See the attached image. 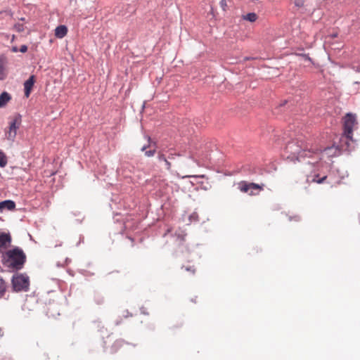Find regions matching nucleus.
<instances>
[{
    "label": "nucleus",
    "mask_w": 360,
    "mask_h": 360,
    "mask_svg": "<svg viewBox=\"0 0 360 360\" xmlns=\"http://www.w3.org/2000/svg\"><path fill=\"white\" fill-rule=\"evenodd\" d=\"M283 155L292 162H300L306 158H313L316 155L317 159H320L318 153L309 149L308 144L302 137L289 141L284 148Z\"/></svg>",
    "instance_id": "1"
},
{
    "label": "nucleus",
    "mask_w": 360,
    "mask_h": 360,
    "mask_svg": "<svg viewBox=\"0 0 360 360\" xmlns=\"http://www.w3.org/2000/svg\"><path fill=\"white\" fill-rule=\"evenodd\" d=\"M26 259L23 250L19 247H15L2 253L1 263L11 271H18L24 267Z\"/></svg>",
    "instance_id": "2"
},
{
    "label": "nucleus",
    "mask_w": 360,
    "mask_h": 360,
    "mask_svg": "<svg viewBox=\"0 0 360 360\" xmlns=\"http://www.w3.org/2000/svg\"><path fill=\"white\" fill-rule=\"evenodd\" d=\"M358 127L356 115L352 112L346 113L342 118L341 141L345 143L346 149L354 147L356 140L354 137V131Z\"/></svg>",
    "instance_id": "3"
},
{
    "label": "nucleus",
    "mask_w": 360,
    "mask_h": 360,
    "mask_svg": "<svg viewBox=\"0 0 360 360\" xmlns=\"http://www.w3.org/2000/svg\"><path fill=\"white\" fill-rule=\"evenodd\" d=\"M30 284V278L26 274L16 273L11 278V287L14 292H28Z\"/></svg>",
    "instance_id": "4"
},
{
    "label": "nucleus",
    "mask_w": 360,
    "mask_h": 360,
    "mask_svg": "<svg viewBox=\"0 0 360 360\" xmlns=\"http://www.w3.org/2000/svg\"><path fill=\"white\" fill-rule=\"evenodd\" d=\"M316 165L310 174L307 176L308 183L322 184L327 179V174L324 171L326 167L322 162H316Z\"/></svg>",
    "instance_id": "5"
},
{
    "label": "nucleus",
    "mask_w": 360,
    "mask_h": 360,
    "mask_svg": "<svg viewBox=\"0 0 360 360\" xmlns=\"http://www.w3.org/2000/svg\"><path fill=\"white\" fill-rule=\"evenodd\" d=\"M8 131H6V136L8 140L13 141L17 135V130L22 123V116L19 113L15 114L10 118Z\"/></svg>",
    "instance_id": "6"
},
{
    "label": "nucleus",
    "mask_w": 360,
    "mask_h": 360,
    "mask_svg": "<svg viewBox=\"0 0 360 360\" xmlns=\"http://www.w3.org/2000/svg\"><path fill=\"white\" fill-rule=\"evenodd\" d=\"M264 185H259L255 183H249L245 181H240L238 184V188L241 192L248 193L250 195L258 194L261 191L263 190Z\"/></svg>",
    "instance_id": "7"
},
{
    "label": "nucleus",
    "mask_w": 360,
    "mask_h": 360,
    "mask_svg": "<svg viewBox=\"0 0 360 360\" xmlns=\"http://www.w3.org/2000/svg\"><path fill=\"white\" fill-rule=\"evenodd\" d=\"M211 149L207 145H200L198 149L195 151H191V156L193 158H200L202 160L208 159Z\"/></svg>",
    "instance_id": "8"
},
{
    "label": "nucleus",
    "mask_w": 360,
    "mask_h": 360,
    "mask_svg": "<svg viewBox=\"0 0 360 360\" xmlns=\"http://www.w3.org/2000/svg\"><path fill=\"white\" fill-rule=\"evenodd\" d=\"M8 58L5 54L0 55V81L5 80L8 75Z\"/></svg>",
    "instance_id": "9"
},
{
    "label": "nucleus",
    "mask_w": 360,
    "mask_h": 360,
    "mask_svg": "<svg viewBox=\"0 0 360 360\" xmlns=\"http://www.w3.org/2000/svg\"><path fill=\"white\" fill-rule=\"evenodd\" d=\"M11 243V236L10 233L4 232L0 233V252L3 253V250H5Z\"/></svg>",
    "instance_id": "10"
},
{
    "label": "nucleus",
    "mask_w": 360,
    "mask_h": 360,
    "mask_svg": "<svg viewBox=\"0 0 360 360\" xmlns=\"http://www.w3.org/2000/svg\"><path fill=\"white\" fill-rule=\"evenodd\" d=\"M36 82L35 76L31 75L27 80L24 83V92L25 96L29 98L33 88V86Z\"/></svg>",
    "instance_id": "11"
},
{
    "label": "nucleus",
    "mask_w": 360,
    "mask_h": 360,
    "mask_svg": "<svg viewBox=\"0 0 360 360\" xmlns=\"http://www.w3.org/2000/svg\"><path fill=\"white\" fill-rule=\"evenodd\" d=\"M158 159L160 162H164L165 167L167 170L170 171L172 169V164L169 159L167 158L165 149H161L158 152Z\"/></svg>",
    "instance_id": "12"
},
{
    "label": "nucleus",
    "mask_w": 360,
    "mask_h": 360,
    "mask_svg": "<svg viewBox=\"0 0 360 360\" xmlns=\"http://www.w3.org/2000/svg\"><path fill=\"white\" fill-rule=\"evenodd\" d=\"M125 345H129V344L122 339L115 340L110 347V353H117L118 351L120 350L121 348H122Z\"/></svg>",
    "instance_id": "13"
},
{
    "label": "nucleus",
    "mask_w": 360,
    "mask_h": 360,
    "mask_svg": "<svg viewBox=\"0 0 360 360\" xmlns=\"http://www.w3.org/2000/svg\"><path fill=\"white\" fill-rule=\"evenodd\" d=\"M15 208V203L11 200H6L0 202V212L4 210H13Z\"/></svg>",
    "instance_id": "14"
},
{
    "label": "nucleus",
    "mask_w": 360,
    "mask_h": 360,
    "mask_svg": "<svg viewBox=\"0 0 360 360\" xmlns=\"http://www.w3.org/2000/svg\"><path fill=\"white\" fill-rule=\"evenodd\" d=\"M68 33V28L65 25H61L55 29V36L57 38L62 39L66 36Z\"/></svg>",
    "instance_id": "15"
},
{
    "label": "nucleus",
    "mask_w": 360,
    "mask_h": 360,
    "mask_svg": "<svg viewBox=\"0 0 360 360\" xmlns=\"http://www.w3.org/2000/svg\"><path fill=\"white\" fill-rule=\"evenodd\" d=\"M11 95L6 92L4 91L0 94V108H3L6 106V105L11 101Z\"/></svg>",
    "instance_id": "16"
},
{
    "label": "nucleus",
    "mask_w": 360,
    "mask_h": 360,
    "mask_svg": "<svg viewBox=\"0 0 360 360\" xmlns=\"http://www.w3.org/2000/svg\"><path fill=\"white\" fill-rule=\"evenodd\" d=\"M165 153L167 158L169 160H174L176 157L181 155L180 153H177L174 148H169L167 150L165 149Z\"/></svg>",
    "instance_id": "17"
},
{
    "label": "nucleus",
    "mask_w": 360,
    "mask_h": 360,
    "mask_svg": "<svg viewBox=\"0 0 360 360\" xmlns=\"http://www.w3.org/2000/svg\"><path fill=\"white\" fill-rule=\"evenodd\" d=\"M93 302L97 306H102L105 303V300L101 294L96 293L94 295Z\"/></svg>",
    "instance_id": "18"
},
{
    "label": "nucleus",
    "mask_w": 360,
    "mask_h": 360,
    "mask_svg": "<svg viewBox=\"0 0 360 360\" xmlns=\"http://www.w3.org/2000/svg\"><path fill=\"white\" fill-rule=\"evenodd\" d=\"M243 18L245 20L254 22L257 20V15L255 13H249L247 15H243Z\"/></svg>",
    "instance_id": "19"
},
{
    "label": "nucleus",
    "mask_w": 360,
    "mask_h": 360,
    "mask_svg": "<svg viewBox=\"0 0 360 360\" xmlns=\"http://www.w3.org/2000/svg\"><path fill=\"white\" fill-rule=\"evenodd\" d=\"M7 290V284L3 278H0V297L4 296Z\"/></svg>",
    "instance_id": "20"
},
{
    "label": "nucleus",
    "mask_w": 360,
    "mask_h": 360,
    "mask_svg": "<svg viewBox=\"0 0 360 360\" xmlns=\"http://www.w3.org/2000/svg\"><path fill=\"white\" fill-rule=\"evenodd\" d=\"M8 160L5 153L0 150V167H4L7 165Z\"/></svg>",
    "instance_id": "21"
},
{
    "label": "nucleus",
    "mask_w": 360,
    "mask_h": 360,
    "mask_svg": "<svg viewBox=\"0 0 360 360\" xmlns=\"http://www.w3.org/2000/svg\"><path fill=\"white\" fill-rule=\"evenodd\" d=\"M181 268L185 269L186 271L190 272L191 274H194L195 272V268L193 265L183 266Z\"/></svg>",
    "instance_id": "22"
},
{
    "label": "nucleus",
    "mask_w": 360,
    "mask_h": 360,
    "mask_svg": "<svg viewBox=\"0 0 360 360\" xmlns=\"http://www.w3.org/2000/svg\"><path fill=\"white\" fill-rule=\"evenodd\" d=\"M155 153H156L155 149L148 150H146L145 155L147 157H152V156H153L155 154Z\"/></svg>",
    "instance_id": "23"
},
{
    "label": "nucleus",
    "mask_w": 360,
    "mask_h": 360,
    "mask_svg": "<svg viewBox=\"0 0 360 360\" xmlns=\"http://www.w3.org/2000/svg\"><path fill=\"white\" fill-rule=\"evenodd\" d=\"M161 185L162 187V190L160 191V193L163 194V193H165V190L167 188L168 184L165 180H161Z\"/></svg>",
    "instance_id": "24"
},
{
    "label": "nucleus",
    "mask_w": 360,
    "mask_h": 360,
    "mask_svg": "<svg viewBox=\"0 0 360 360\" xmlns=\"http://www.w3.org/2000/svg\"><path fill=\"white\" fill-rule=\"evenodd\" d=\"M122 316L124 318H129V317H132L133 314L131 313H130L128 310H126L125 311H124Z\"/></svg>",
    "instance_id": "25"
},
{
    "label": "nucleus",
    "mask_w": 360,
    "mask_h": 360,
    "mask_svg": "<svg viewBox=\"0 0 360 360\" xmlns=\"http://www.w3.org/2000/svg\"><path fill=\"white\" fill-rule=\"evenodd\" d=\"M304 0H295V4L297 7H301L303 6Z\"/></svg>",
    "instance_id": "26"
},
{
    "label": "nucleus",
    "mask_w": 360,
    "mask_h": 360,
    "mask_svg": "<svg viewBox=\"0 0 360 360\" xmlns=\"http://www.w3.org/2000/svg\"><path fill=\"white\" fill-rule=\"evenodd\" d=\"M21 53H25L27 51V46L26 45H22L19 49Z\"/></svg>",
    "instance_id": "27"
},
{
    "label": "nucleus",
    "mask_w": 360,
    "mask_h": 360,
    "mask_svg": "<svg viewBox=\"0 0 360 360\" xmlns=\"http://www.w3.org/2000/svg\"><path fill=\"white\" fill-rule=\"evenodd\" d=\"M11 51H12V52H13V53H16V52H18L19 50H18V47H17V46H13V47L11 48Z\"/></svg>",
    "instance_id": "28"
},
{
    "label": "nucleus",
    "mask_w": 360,
    "mask_h": 360,
    "mask_svg": "<svg viewBox=\"0 0 360 360\" xmlns=\"http://www.w3.org/2000/svg\"><path fill=\"white\" fill-rule=\"evenodd\" d=\"M255 58H254V57H245L243 60L247 61V60H255Z\"/></svg>",
    "instance_id": "29"
},
{
    "label": "nucleus",
    "mask_w": 360,
    "mask_h": 360,
    "mask_svg": "<svg viewBox=\"0 0 360 360\" xmlns=\"http://www.w3.org/2000/svg\"><path fill=\"white\" fill-rule=\"evenodd\" d=\"M178 238L180 239V240H184V236H179Z\"/></svg>",
    "instance_id": "30"
},
{
    "label": "nucleus",
    "mask_w": 360,
    "mask_h": 360,
    "mask_svg": "<svg viewBox=\"0 0 360 360\" xmlns=\"http://www.w3.org/2000/svg\"><path fill=\"white\" fill-rule=\"evenodd\" d=\"M196 298L197 297H195V299H192L191 301L195 303L196 302Z\"/></svg>",
    "instance_id": "31"
},
{
    "label": "nucleus",
    "mask_w": 360,
    "mask_h": 360,
    "mask_svg": "<svg viewBox=\"0 0 360 360\" xmlns=\"http://www.w3.org/2000/svg\"><path fill=\"white\" fill-rule=\"evenodd\" d=\"M20 26H21V25H18V31H21V30H22L20 29Z\"/></svg>",
    "instance_id": "32"
},
{
    "label": "nucleus",
    "mask_w": 360,
    "mask_h": 360,
    "mask_svg": "<svg viewBox=\"0 0 360 360\" xmlns=\"http://www.w3.org/2000/svg\"><path fill=\"white\" fill-rule=\"evenodd\" d=\"M146 148H147V146H143V147L142 148V150H146Z\"/></svg>",
    "instance_id": "33"
},
{
    "label": "nucleus",
    "mask_w": 360,
    "mask_h": 360,
    "mask_svg": "<svg viewBox=\"0 0 360 360\" xmlns=\"http://www.w3.org/2000/svg\"><path fill=\"white\" fill-rule=\"evenodd\" d=\"M3 334L1 333V329L0 328V337H1Z\"/></svg>",
    "instance_id": "34"
},
{
    "label": "nucleus",
    "mask_w": 360,
    "mask_h": 360,
    "mask_svg": "<svg viewBox=\"0 0 360 360\" xmlns=\"http://www.w3.org/2000/svg\"><path fill=\"white\" fill-rule=\"evenodd\" d=\"M191 176L193 177V178L198 177V176Z\"/></svg>",
    "instance_id": "35"
}]
</instances>
